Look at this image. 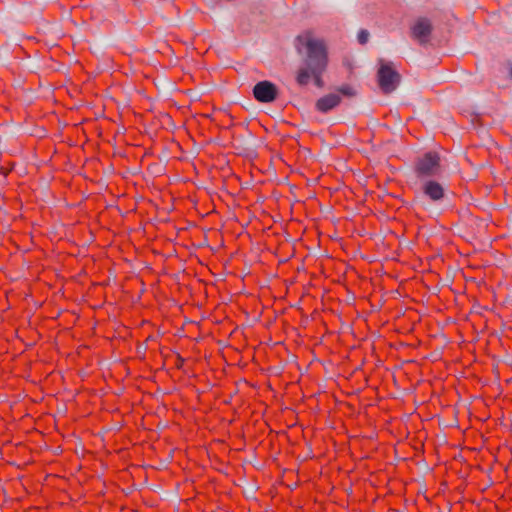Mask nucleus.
<instances>
[{
    "instance_id": "1a4fd4ad",
    "label": "nucleus",
    "mask_w": 512,
    "mask_h": 512,
    "mask_svg": "<svg viewBox=\"0 0 512 512\" xmlns=\"http://www.w3.org/2000/svg\"><path fill=\"white\" fill-rule=\"evenodd\" d=\"M369 32L367 30H360L357 34V40L360 44H365L369 39Z\"/></svg>"
},
{
    "instance_id": "39448f33",
    "label": "nucleus",
    "mask_w": 512,
    "mask_h": 512,
    "mask_svg": "<svg viewBox=\"0 0 512 512\" xmlns=\"http://www.w3.org/2000/svg\"><path fill=\"white\" fill-rule=\"evenodd\" d=\"M431 31L432 25L427 18L417 19L411 28L412 37L420 44H424L428 41Z\"/></svg>"
},
{
    "instance_id": "6e6552de",
    "label": "nucleus",
    "mask_w": 512,
    "mask_h": 512,
    "mask_svg": "<svg viewBox=\"0 0 512 512\" xmlns=\"http://www.w3.org/2000/svg\"><path fill=\"white\" fill-rule=\"evenodd\" d=\"M335 93H338L340 96L346 97H354L356 96V90L350 85H342L336 88Z\"/></svg>"
},
{
    "instance_id": "20e7f679",
    "label": "nucleus",
    "mask_w": 512,
    "mask_h": 512,
    "mask_svg": "<svg viewBox=\"0 0 512 512\" xmlns=\"http://www.w3.org/2000/svg\"><path fill=\"white\" fill-rule=\"evenodd\" d=\"M253 95L259 102L271 103L277 98L278 89L274 83L264 80L254 86Z\"/></svg>"
},
{
    "instance_id": "423d86ee",
    "label": "nucleus",
    "mask_w": 512,
    "mask_h": 512,
    "mask_svg": "<svg viewBox=\"0 0 512 512\" xmlns=\"http://www.w3.org/2000/svg\"><path fill=\"white\" fill-rule=\"evenodd\" d=\"M341 101L342 97L334 91L320 97L315 103V108L321 113H328L337 108Z\"/></svg>"
},
{
    "instance_id": "9d476101",
    "label": "nucleus",
    "mask_w": 512,
    "mask_h": 512,
    "mask_svg": "<svg viewBox=\"0 0 512 512\" xmlns=\"http://www.w3.org/2000/svg\"><path fill=\"white\" fill-rule=\"evenodd\" d=\"M509 75H510V77L512 78V65H511V66H510V68H509Z\"/></svg>"
},
{
    "instance_id": "7ed1b4c3",
    "label": "nucleus",
    "mask_w": 512,
    "mask_h": 512,
    "mask_svg": "<svg viewBox=\"0 0 512 512\" xmlns=\"http://www.w3.org/2000/svg\"><path fill=\"white\" fill-rule=\"evenodd\" d=\"M400 80V75L389 65L382 64L378 70L379 86L385 93L393 92Z\"/></svg>"
},
{
    "instance_id": "f03ea898",
    "label": "nucleus",
    "mask_w": 512,
    "mask_h": 512,
    "mask_svg": "<svg viewBox=\"0 0 512 512\" xmlns=\"http://www.w3.org/2000/svg\"><path fill=\"white\" fill-rule=\"evenodd\" d=\"M416 171L420 177H431L440 173V157L436 152H427L417 161Z\"/></svg>"
},
{
    "instance_id": "f257e3e1",
    "label": "nucleus",
    "mask_w": 512,
    "mask_h": 512,
    "mask_svg": "<svg viewBox=\"0 0 512 512\" xmlns=\"http://www.w3.org/2000/svg\"><path fill=\"white\" fill-rule=\"evenodd\" d=\"M306 57L304 60L305 66L301 68L297 74V83L301 86L307 85L310 78L314 79L317 87L322 88L324 82L322 80V73L327 65L326 49L322 41L314 38H309L305 43Z\"/></svg>"
},
{
    "instance_id": "0eeeda50",
    "label": "nucleus",
    "mask_w": 512,
    "mask_h": 512,
    "mask_svg": "<svg viewBox=\"0 0 512 512\" xmlns=\"http://www.w3.org/2000/svg\"><path fill=\"white\" fill-rule=\"evenodd\" d=\"M423 193L432 201H440L445 196L444 187L433 180H428L423 184Z\"/></svg>"
}]
</instances>
